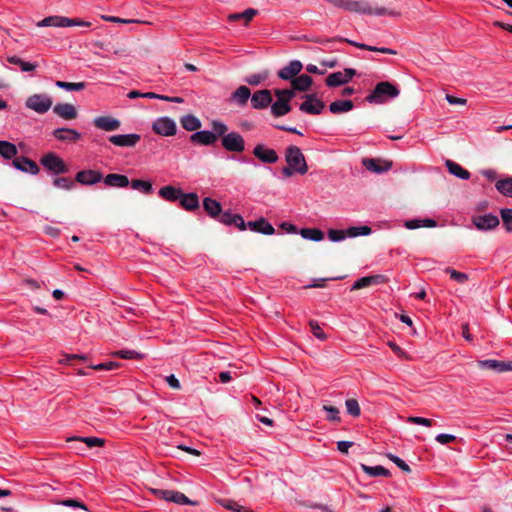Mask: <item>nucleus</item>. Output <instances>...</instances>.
Masks as SVG:
<instances>
[{
  "label": "nucleus",
  "mask_w": 512,
  "mask_h": 512,
  "mask_svg": "<svg viewBox=\"0 0 512 512\" xmlns=\"http://www.w3.org/2000/svg\"><path fill=\"white\" fill-rule=\"evenodd\" d=\"M131 187L135 190H140L144 194H150L152 192V184L149 181L134 179L131 182Z\"/></svg>",
  "instance_id": "de8ad7c7"
},
{
  "label": "nucleus",
  "mask_w": 512,
  "mask_h": 512,
  "mask_svg": "<svg viewBox=\"0 0 512 512\" xmlns=\"http://www.w3.org/2000/svg\"><path fill=\"white\" fill-rule=\"evenodd\" d=\"M249 98L251 99L253 107L256 108V93L251 95V91L248 87L240 86L231 94L230 101L239 106H243L247 103Z\"/></svg>",
  "instance_id": "ddd939ff"
},
{
  "label": "nucleus",
  "mask_w": 512,
  "mask_h": 512,
  "mask_svg": "<svg viewBox=\"0 0 512 512\" xmlns=\"http://www.w3.org/2000/svg\"><path fill=\"white\" fill-rule=\"evenodd\" d=\"M203 208L213 218H217L222 210L220 203L210 197L204 198Z\"/></svg>",
  "instance_id": "f704fd0d"
},
{
  "label": "nucleus",
  "mask_w": 512,
  "mask_h": 512,
  "mask_svg": "<svg viewBox=\"0 0 512 512\" xmlns=\"http://www.w3.org/2000/svg\"><path fill=\"white\" fill-rule=\"evenodd\" d=\"M68 441H80L86 444L88 448L102 447L105 443L104 439L99 437H70Z\"/></svg>",
  "instance_id": "a19ab883"
},
{
  "label": "nucleus",
  "mask_w": 512,
  "mask_h": 512,
  "mask_svg": "<svg viewBox=\"0 0 512 512\" xmlns=\"http://www.w3.org/2000/svg\"><path fill=\"white\" fill-rule=\"evenodd\" d=\"M7 62H9L10 64H13V65L19 66L20 69L23 72L33 71L36 68V66H37L36 64L24 61L21 58H19L18 56H15V55L14 56H9L7 58Z\"/></svg>",
  "instance_id": "79ce46f5"
},
{
  "label": "nucleus",
  "mask_w": 512,
  "mask_h": 512,
  "mask_svg": "<svg viewBox=\"0 0 512 512\" xmlns=\"http://www.w3.org/2000/svg\"><path fill=\"white\" fill-rule=\"evenodd\" d=\"M141 139V136L136 133L117 134L108 137L111 144L121 148H133Z\"/></svg>",
  "instance_id": "9b49d317"
},
{
  "label": "nucleus",
  "mask_w": 512,
  "mask_h": 512,
  "mask_svg": "<svg viewBox=\"0 0 512 512\" xmlns=\"http://www.w3.org/2000/svg\"><path fill=\"white\" fill-rule=\"evenodd\" d=\"M354 104L351 100H337L329 105V110L333 114L345 113L352 110Z\"/></svg>",
  "instance_id": "473e14b6"
},
{
  "label": "nucleus",
  "mask_w": 512,
  "mask_h": 512,
  "mask_svg": "<svg viewBox=\"0 0 512 512\" xmlns=\"http://www.w3.org/2000/svg\"><path fill=\"white\" fill-rule=\"evenodd\" d=\"M55 85L58 88L67 90V91H82L85 89L86 84L84 82H77V83H71V82H65V81H56Z\"/></svg>",
  "instance_id": "c03bdc74"
},
{
  "label": "nucleus",
  "mask_w": 512,
  "mask_h": 512,
  "mask_svg": "<svg viewBox=\"0 0 512 512\" xmlns=\"http://www.w3.org/2000/svg\"><path fill=\"white\" fill-rule=\"evenodd\" d=\"M41 165L54 175L64 174L68 172V167L64 161L55 153L45 154L41 160Z\"/></svg>",
  "instance_id": "39448f33"
},
{
  "label": "nucleus",
  "mask_w": 512,
  "mask_h": 512,
  "mask_svg": "<svg viewBox=\"0 0 512 512\" xmlns=\"http://www.w3.org/2000/svg\"><path fill=\"white\" fill-rule=\"evenodd\" d=\"M179 201L181 207L187 211H193L199 207V198L195 193H183Z\"/></svg>",
  "instance_id": "cd10ccee"
},
{
  "label": "nucleus",
  "mask_w": 512,
  "mask_h": 512,
  "mask_svg": "<svg viewBox=\"0 0 512 512\" xmlns=\"http://www.w3.org/2000/svg\"><path fill=\"white\" fill-rule=\"evenodd\" d=\"M309 326L311 328V332L316 338L322 341L327 338L326 334L322 331L319 323L316 320H310Z\"/></svg>",
  "instance_id": "bf43d9fd"
},
{
  "label": "nucleus",
  "mask_w": 512,
  "mask_h": 512,
  "mask_svg": "<svg viewBox=\"0 0 512 512\" xmlns=\"http://www.w3.org/2000/svg\"><path fill=\"white\" fill-rule=\"evenodd\" d=\"M400 94L399 88L389 81H382L376 84L372 92L366 97L371 104H383L389 99H394Z\"/></svg>",
  "instance_id": "f03ea898"
},
{
  "label": "nucleus",
  "mask_w": 512,
  "mask_h": 512,
  "mask_svg": "<svg viewBox=\"0 0 512 512\" xmlns=\"http://www.w3.org/2000/svg\"><path fill=\"white\" fill-rule=\"evenodd\" d=\"M346 11L355 12L359 14H367V15H377L384 16L389 15L393 17L400 16L399 12L386 9L384 7L380 8H372L368 3L364 1H356V0H348Z\"/></svg>",
  "instance_id": "7ed1b4c3"
},
{
  "label": "nucleus",
  "mask_w": 512,
  "mask_h": 512,
  "mask_svg": "<svg viewBox=\"0 0 512 512\" xmlns=\"http://www.w3.org/2000/svg\"><path fill=\"white\" fill-rule=\"evenodd\" d=\"M348 414L353 417H358L361 414L359 403L356 399H347L345 402Z\"/></svg>",
  "instance_id": "864d4df0"
},
{
  "label": "nucleus",
  "mask_w": 512,
  "mask_h": 512,
  "mask_svg": "<svg viewBox=\"0 0 512 512\" xmlns=\"http://www.w3.org/2000/svg\"><path fill=\"white\" fill-rule=\"evenodd\" d=\"M112 355L122 359H141L143 357L142 354L135 350H118L113 352Z\"/></svg>",
  "instance_id": "5fc2aeb1"
},
{
  "label": "nucleus",
  "mask_w": 512,
  "mask_h": 512,
  "mask_svg": "<svg viewBox=\"0 0 512 512\" xmlns=\"http://www.w3.org/2000/svg\"><path fill=\"white\" fill-rule=\"evenodd\" d=\"M456 437L452 434H445V433H441V434H438L435 438V440L440 443V444H448L450 442H453L455 441Z\"/></svg>",
  "instance_id": "338daca9"
},
{
  "label": "nucleus",
  "mask_w": 512,
  "mask_h": 512,
  "mask_svg": "<svg viewBox=\"0 0 512 512\" xmlns=\"http://www.w3.org/2000/svg\"><path fill=\"white\" fill-rule=\"evenodd\" d=\"M304 101L300 104L299 109L307 114L319 115L322 113L325 103L318 99L315 93L305 94L302 96Z\"/></svg>",
  "instance_id": "423d86ee"
},
{
  "label": "nucleus",
  "mask_w": 512,
  "mask_h": 512,
  "mask_svg": "<svg viewBox=\"0 0 512 512\" xmlns=\"http://www.w3.org/2000/svg\"><path fill=\"white\" fill-rule=\"evenodd\" d=\"M362 164L368 171H372L375 173L386 172L392 166L391 162H386V161L382 162V161H380L378 159H374V158H364L362 160Z\"/></svg>",
  "instance_id": "412c9836"
},
{
  "label": "nucleus",
  "mask_w": 512,
  "mask_h": 512,
  "mask_svg": "<svg viewBox=\"0 0 512 512\" xmlns=\"http://www.w3.org/2000/svg\"><path fill=\"white\" fill-rule=\"evenodd\" d=\"M69 18L64 16H48L37 23L38 27H65L69 24Z\"/></svg>",
  "instance_id": "a878e982"
},
{
  "label": "nucleus",
  "mask_w": 512,
  "mask_h": 512,
  "mask_svg": "<svg viewBox=\"0 0 512 512\" xmlns=\"http://www.w3.org/2000/svg\"><path fill=\"white\" fill-rule=\"evenodd\" d=\"M53 185L62 190H71L74 186V182L67 177H56L53 180Z\"/></svg>",
  "instance_id": "09e8293b"
},
{
  "label": "nucleus",
  "mask_w": 512,
  "mask_h": 512,
  "mask_svg": "<svg viewBox=\"0 0 512 512\" xmlns=\"http://www.w3.org/2000/svg\"><path fill=\"white\" fill-rule=\"evenodd\" d=\"M120 367L119 362L109 361L106 363H100L97 365H92L91 368L94 370H114Z\"/></svg>",
  "instance_id": "0e129e2a"
},
{
  "label": "nucleus",
  "mask_w": 512,
  "mask_h": 512,
  "mask_svg": "<svg viewBox=\"0 0 512 512\" xmlns=\"http://www.w3.org/2000/svg\"><path fill=\"white\" fill-rule=\"evenodd\" d=\"M348 237V229L347 230H338V229H330L328 231V238L332 242H339Z\"/></svg>",
  "instance_id": "4d7b16f0"
},
{
  "label": "nucleus",
  "mask_w": 512,
  "mask_h": 512,
  "mask_svg": "<svg viewBox=\"0 0 512 512\" xmlns=\"http://www.w3.org/2000/svg\"><path fill=\"white\" fill-rule=\"evenodd\" d=\"M303 65L299 60H292L278 72V77L283 80H293L302 70Z\"/></svg>",
  "instance_id": "f3484780"
},
{
  "label": "nucleus",
  "mask_w": 512,
  "mask_h": 512,
  "mask_svg": "<svg viewBox=\"0 0 512 512\" xmlns=\"http://www.w3.org/2000/svg\"><path fill=\"white\" fill-rule=\"evenodd\" d=\"M334 40L347 42L350 45H352L354 47H357L359 49H362V50H368V51H372V52H379V53L390 54V55H395L397 53L395 50H393L391 48L370 46V45H367V44H364V43H360V42H356V41H353V40H349V39L343 38V37H337V38L325 39V40H316L315 42L316 43H320V44H324V43H328V42H331V41H334Z\"/></svg>",
  "instance_id": "6e6552de"
},
{
  "label": "nucleus",
  "mask_w": 512,
  "mask_h": 512,
  "mask_svg": "<svg viewBox=\"0 0 512 512\" xmlns=\"http://www.w3.org/2000/svg\"><path fill=\"white\" fill-rule=\"evenodd\" d=\"M103 179V174L97 170H82L77 172L75 181L82 185H94Z\"/></svg>",
  "instance_id": "dca6fc26"
},
{
  "label": "nucleus",
  "mask_w": 512,
  "mask_h": 512,
  "mask_svg": "<svg viewBox=\"0 0 512 512\" xmlns=\"http://www.w3.org/2000/svg\"><path fill=\"white\" fill-rule=\"evenodd\" d=\"M12 165L17 170L27 172L32 175H36L39 172V167L36 164V162H34L26 157L15 158L12 162Z\"/></svg>",
  "instance_id": "6ab92c4d"
},
{
  "label": "nucleus",
  "mask_w": 512,
  "mask_h": 512,
  "mask_svg": "<svg viewBox=\"0 0 512 512\" xmlns=\"http://www.w3.org/2000/svg\"><path fill=\"white\" fill-rule=\"evenodd\" d=\"M372 232L369 226H359V227H350L348 228V237L354 238L357 236H367Z\"/></svg>",
  "instance_id": "8fccbe9b"
},
{
  "label": "nucleus",
  "mask_w": 512,
  "mask_h": 512,
  "mask_svg": "<svg viewBox=\"0 0 512 512\" xmlns=\"http://www.w3.org/2000/svg\"><path fill=\"white\" fill-rule=\"evenodd\" d=\"M274 95L276 96V98L282 99L283 101L290 103V101L295 97L296 91L291 86L290 89H275Z\"/></svg>",
  "instance_id": "49530a36"
},
{
  "label": "nucleus",
  "mask_w": 512,
  "mask_h": 512,
  "mask_svg": "<svg viewBox=\"0 0 512 512\" xmlns=\"http://www.w3.org/2000/svg\"><path fill=\"white\" fill-rule=\"evenodd\" d=\"M258 160L264 163H275L278 160V155L274 149L258 144Z\"/></svg>",
  "instance_id": "2f4dec72"
},
{
  "label": "nucleus",
  "mask_w": 512,
  "mask_h": 512,
  "mask_svg": "<svg viewBox=\"0 0 512 512\" xmlns=\"http://www.w3.org/2000/svg\"><path fill=\"white\" fill-rule=\"evenodd\" d=\"M312 83V77L306 74H302L291 81V86L295 91L306 92L310 89Z\"/></svg>",
  "instance_id": "bb28decb"
},
{
  "label": "nucleus",
  "mask_w": 512,
  "mask_h": 512,
  "mask_svg": "<svg viewBox=\"0 0 512 512\" xmlns=\"http://www.w3.org/2000/svg\"><path fill=\"white\" fill-rule=\"evenodd\" d=\"M152 129L160 136H174L177 132L175 121L166 116L157 118L152 124Z\"/></svg>",
  "instance_id": "0eeeda50"
},
{
  "label": "nucleus",
  "mask_w": 512,
  "mask_h": 512,
  "mask_svg": "<svg viewBox=\"0 0 512 512\" xmlns=\"http://www.w3.org/2000/svg\"><path fill=\"white\" fill-rule=\"evenodd\" d=\"M93 125L97 129L112 132L120 128L121 122L112 116H98L93 119Z\"/></svg>",
  "instance_id": "2eb2a0df"
},
{
  "label": "nucleus",
  "mask_w": 512,
  "mask_h": 512,
  "mask_svg": "<svg viewBox=\"0 0 512 512\" xmlns=\"http://www.w3.org/2000/svg\"><path fill=\"white\" fill-rule=\"evenodd\" d=\"M285 161L287 166L282 168V174L285 177H291L294 174L304 175L308 171V165L301 149L295 145L286 148Z\"/></svg>",
  "instance_id": "f257e3e1"
},
{
  "label": "nucleus",
  "mask_w": 512,
  "mask_h": 512,
  "mask_svg": "<svg viewBox=\"0 0 512 512\" xmlns=\"http://www.w3.org/2000/svg\"><path fill=\"white\" fill-rule=\"evenodd\" d=\"M500 214L506 231L512 233V209H502Z\"/></svg>",
  "instance_id": "6e6d98bb"
},
{
  "label": "nucleus",
  "mask_w": 512,
  "mask_h": 512,
  "mask_svg": "<svg viewBox=\"0 0 512 512\" xmlns=\"http://www.w3.org/2000/svg\"><path fill=\"white\" fill-rule=\"evenodd\" d=\"M361 469L370 477H389L390 471L381 465L368 466L366 464H360Z\"/></svg>",
  "instance_id": "7c9ffc66"
},
{
  "label": "nucleus",
  "mask_w": 512,
  "mask_h": 512,
  "mask_svg": "<svg viewBox=\"0 0 512 512\" xmlns=\"http://www.w3.org/2000/svg\"><path fill=\"white\" fill-rule=\"evenodd\" d=\"M222 146L230 152H242L245 148V142L239 133L230 132L222 137Z\"/></svg>",
  "instance_id": "f8f14e48"
},
{
  "label": "nucleus",
  "mask_w": 512,
  "mask_h": 512,
  "mask_svg": "<svg viewBox=\"0 0 512 512\" xmlns=\"http://www.w3.org/2000/svg\"><path fill=\"white\" fill-rule=\"evenodd\" d=\"M388 282V278L383 274L369 275L361 277L354 282L351 290H359L373 285L384 284Z\"/></svg>",
  "instance_id": "4468645a"
},
{
  "label": "nucleus",
  "mask_w": 512,
  "mask_h": 512,
  "mask_svg": "<svg viewBox=\"0 0 512 512\" xmlns=\"http://www.w3.org/2000/svg\"><path fill=\"white\" fill-rule=\"evenodd\" d=\"M272 100V95L269 90H258V109L269 106L272 103Z\"/></svg>",
  "instance_id": "a18cd8bd"
},
{
  "label": "nucleus",
  "mask_w": 512,
  "mask_h": 512,
  "mask_svg": "<svg viewBox=\"0 0 512 512\" xmlns=\"http://www.w3.org/2000/svg\"><path fill=\"white\" fill-rule=\"evenodd\" d=\"M180 123L187 131H197L201 128V121L192 114H187L181 117Z\"/></svg>",
  "instance_id": "72a5a7b5"
},
{
  "label": "nucleus",
  "mask_w": 512,
  "mask_h": 512,
  "mask_svg": "<svg viewBox=\"0 0 512 512\" xmlns=\"http://www.w3.org/2000/svg\"><path fill=\"white\" fill-rule=\"evenodd\" d=\"M323 409L328 413L327 419L329 421H340L339 409L334 406L324 405Z\"/></svg>",
  "instance_id": "e2e57ef3"
},
{
  "label": "nucleus",
  "mask_w": 512,
  "mask_h": 512,
  "mask_svg": "<svg viewBox=\"0 0 512 512\" xmlns=\"http://www.w3.org/2000/svg\"><path fill=\"white\" fill-rule=\"evenodd\" d=\"M18 153L16 146L8 141H0V155L5 159H12Z\"/></svg>",
  "instance_id": "ea45409f"
},
{
  "label": "nucleus",
  "mask_w": 512,
  "mask_h": 512,
  "mask_svg": "<svg viewBox=\"0 0 512 512\" xmlns=\"http://www.w3.org/2000/svg\"><path fill=\"white\" fill-rule=\"evenodd\" d=\"M166 495H164V500L169 502H174L176 504L180 505H186V504H192V501H190L183 493L174 491V490H166Z\"/></svg>",
  "instance_id": "c9c22d12"
},
{
  "label": "nucleus",
  "mask_w": 512,
  "mask_h": 512,
  "mask_svg": "<svg viewBox=\"0 0 512 512\" xmlns=\"http://www.w3.org/2000/svg\"><path fill=\"white\" fill-rule=\"evenodd\" d=\"M356 75L353 68H345L343 72L338 71L331 73L325 80L328 87H338L347 84Z\"/></svg>",
  "instance_id": "1a4fd4ad"
},
{
  "label": "nucleus",
  "mask_w": 512,
  "mask_h": 512,
  "mask_svg": "<svg viewBox=\"0 0 512 512\" xmlns=\"http://www.w3.org/2000/svg\"><path fill=\"white\" fill-rule=\"evenodd\" d=\"M61 505L72 507V508H80L83 510H87V507L84 503L76 500V499H67L60 502Z\"/></svg>",
  "instance_id": "69168bd1"
},
{
  "label": "nucleus",
  "mask_w": 512,
  "mask_h": 512,
  "mask_svg": "<svg viewBox=\"0 0 512 512\" xmlns=\"http://www.w3.org/2000/svg\"><path fill=\"white\" fill-rule=\"evenodd\" d=\"M274 232V227L265 218L258 217V233L272 235Z\"/></svg>",
  "instance_id": "3c124183"
},
{
  "label": "nucleus",
  "mask_w": 512,
  "mask_h": 512,
  "mask_svg": "<svg viewBox=\"0 0 512 512\" xmlns=\"http://www.w3.org/2000/svg\"><path fill=\"white\" fill-rule=\"evenodd\" d=\"M495 187L502 195L512 197V177H506L498 180Z\"/></svg>",
  "instance_id": "e433bc0d"
},
{
  "label": "nucleus",
  "mask_w": 512,
  "mask_h": 512,
  "mask_svg": "<svg viewBox=\"0 0 512 512\" xmlns=\"http://www.w3.org/2000/svg\"><path fill=\"white\" fill-rule=\"evenodd\" d=\"M53 136L59 140V141H66V142H77L81 138V134L71 128H57L53 131Z\"/></svg>",
  "instance_id": "aec40b11"
},
{
  "label": "nucleus",
  "mask_w": 512,
  "mask_h": 512,
  "mask_svg": "<svg viewBox=\"0 0 512 512\" xmlns=\"http://www.w3.org/2000/svg\"><path fill=\"white\" fill-rule=\"evenodd\" d=\"M219 222L225 225H235L239 230L243 231L246 229L244 219L238 214H232L228 211L220 212L217 216Z\"/></svg>",
  "instance_id": "a211bd4d"
},
{
  "label": "nucleus",
  "mask_w": 512,
  "mask_h": 512,
  "mask_svg": "<svg viewBox=\"0 0 512 512\" xmlns=\"http://www.w3.org/2000/svg\"><path fill=\"white\" fill-rule=\"evenodd\" d=\"M388 458L393 463H395L402 471H404L406 473H410L411 472L410 466L403 459H401L400 457H398L396 455H393V454H388Z\"/></svg>",
  "instance_id": "680f3d73"
},
{
  "label": "nucleus",
  "mask_w": 512,
  "mask_h": 512,
  "mask_svg": "<svg viewBox=\"0 0 512 512\" xmlns=\"http://www.w3.org/2000/svg\"><path fill=\"white\" fill-rule=\"evenodd\" d=\"M255 14H256V10L253 8H249L242 13L231 14V15H229L228 18L230 21L245 19V21L248 22V21L252 20V18L254 17Z\"/></svg>",
  "instance_id": "603ef678"
},
{
  "label": "nucleus",
  "mask_w": 512,
  "mask_h": 512,
  "mask_svg": "<svg viewBox=\"0 0 512 512\" xmlns=\"http://www.w3.org/2000/svg\"><path fill=\"white\" fill-rule=\"evenodd\" d=\"M478 366L481 369H490L495 370L497 372H504V361H499L495 359L479 360Z\"/></svg>",
  "instance_id": "58836bf2"
},
{
  "label": "nucleus",
  "mask_w": 512,
  "mask_h": 512,
  "mask_svg": "<svg viewBox=\"0 0 512 512\" xmlns=\"http://www.w3.org/2000/svg\"><path fill=\"white\" fill-rule=\"evenodd\" d=\"M52 106V97L46 93L33 94L25 100V107L40 115L47 113Z\"/></svg>",
  "instance_id": "20e7f679"
},
{
  "label": "nucleus",
  "mask_w": 512,
  "mask_h": 512,
  "mask_svg": "<svg viewBox=\"0 0 512 512\" xmlns=\"http://www.w3.org/2000/svg\"><path fill=\"white\" fill-rule=\"evenodd\" d=\"M445 272L450 275V278L454 281L463 284L468 280V275L463 272L456 271L452 268H446Z\"/></svg>",
  "instance_id": "13d9d810"
},
{
  "label": "nucleus",
  "mask_w": 512,
  "mask_h": 512,
  "mask_svg": "<svg viewBox=\"0 0 512 512\" xmlns=\"http://www.w3.org/2000/svg\"><path fill=\"white\" fill-rule=\"evenodd\" d=\"M407 422L426 427H431L433 425V420L419 416H410L408 417Z\"/></svg>",
  "instance_id": "052dcab7"
},
{
  "label": "nucleus",
  "mask_w": 512,
  "mask_h": 512,
  "mask_svg": "<svg viewBox=\"0 0 512 512\" xmlns=\"http://www.w3.org/2000/svg\"><path fill=\"white\" fill-rule=\"evenodd\" d=\"M227 132L228 127L225 123L219 120H213L211 122V133H214L216 141L218 137H224V135L228 134Z\"/></svg>",
  "instance_id": "37998d69"
},
{
  "label": "nucleus",
  "mask_w": 512,
  "mask_h": 512,
  "mask_svg": "<svg viewBox=\"0 0 512 512\" xmlns=\"http://www.w3.org/2000/svg\"><path fill=\"white\" fill-rule=\"evenodd\" d=\"M103 182L106 186L124 188L129 185V179L126 175L111 173L103 178Z\"/></svg>",
  "instance_id": "b1692460"
},
{
  "label": "nucleus",
  "mask_w": 512,
  "mask_h": 512,
  "mask_svg": "<svg viewBox=\"0 0 512 512\" xmlns=\"http://www.w3.org/2000/svg\"><path fill=\"white\" fill-rule=\"evenodd\" d=\"M190 141L204 146L213 145L216 142L214 133L209 130L196 131L190 136Z\"/></svg>",
  "instance_id": "5701e85b"
},
{
  "label": "nucleus",
  "mask_w": 512,
  "mask_h": 512,
  "mask_svg": "<svg viewBox=\"0 0 512 512\" xmlns=\"http://www.w3.org/2000/svg\"><path fill=\"white\" fill-rule=\"evenodd\" d=\"M158 194L161 198H163L166 201L175 202L179 201L181 196H183V191L180 188L167 185L160 188Z\"/></svg>",
  "instance_id": "393cba45"
},
{
  "label": "nucleus",
  "mask_w": 512,
  "mask_h": 512,
  "mask_svg": "<svg viewBox=\"0 0 512 512\" xmlns=\"http://www.w3.org/2000/svg\"><path fill=\"white\" fill-rule=\"evenodd\" d=\"M300 235L307 240L321 241L324 238V233L318 228H303L300 230Z\"/></svg>",
  "instance_id": "4c0bfd02"
},
{
  "label": "nucleus",
  "mask_w": 512,
  "mask_h": 512,
  "mask_svg": "<svg viewBox=\"0 0 512 512\" xmlns=\"http://www.w3.org/2000/svg\"><path fill=\"white\" fill-rule=\"evenodd\" d=\"M446 100L451 105H465L466 104V99L458 98V97H455V96L450 95V94L446 95Z\"/></svg>",
  "instance_id": "774afa93"
},
{
  "label": "nucleus",
  "mask_w": 512,
  "mask_h": 512,
  "mask_svg": "<svg viewBox=\"0 0 512 512\" xmlns=\"http://www.w3.org/2000/svg\"><path fill=\"white\" fill-rule=\"evenodd\" d=\"M292 107L290 103L283 101L282 99H278L271 104V114L276 117H282L288 114L291 111Z\"/></svg>",
  "instance_id": "c756f323"
},
{
  "label": "nucleus",
  "mask_w": 512,
  "mask_h": 512,
  "mask_svg": "<svg viewBox=\"0 0 512 512\" xmlns=\"http://www.w3.org/2000/svg\"><path fill=\"white\" fill-rule=\"evenodd\" d=\"M449 173L454 175L457 178L468 180L470 178V172L463 167H461L458 163L452 160H446L445 163Z\"/></svg>",
  "instance_id": "c85d7f7f"
},
{
  "label": "nucleus",
  "mask_w": 512,
  "mask_h": 512,
  "mask_svg": "<svg viewBox=\"0 0 512 512\" xmlns=\"http://www.w3.org/2000/svg\"><path fill=\"white\" fill-rule=\"evenodd\" d=\"M53 112L65 120H72L77 117V110L70 103H58L53 107Z\"/></svg>",
  "instance_id": "4be33fe9"
},
{
  "label": "nucleus",
  "mask_w": 512,
  "mask_h": 512,
  "mask_svg": "<svg viewBox=\"0 0 512 512\" xmlns=\"http://www.w3.org/2000/svg\"><path fill=\"white\" fill-rule=\"evenodd\" d=\"M472 223L478 230L489 231L495 229L499 225L500 221L496 215L487 213L484 215L473 216Z\"/></svg>",
  "instance_id": "9d476101"
}]
</instances>
